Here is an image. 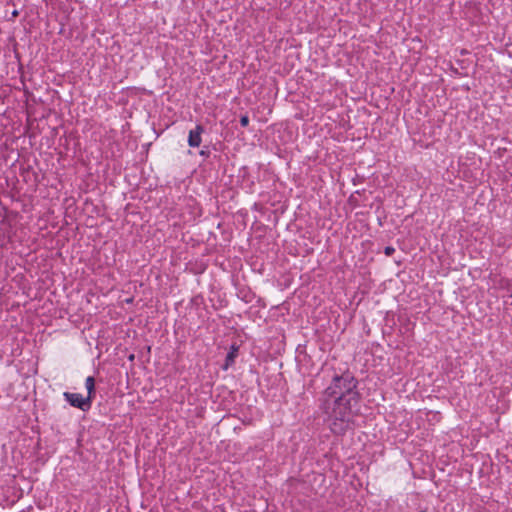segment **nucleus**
<instances>
[{
    "instance_id": "6",
    "label": "nucleus",
    "mask_w": 512,
    "mask_h": 512,
    "mask_svg": "<svg viewBox=\"0 0 512 512\" xmlns=\"http://www.w3.org/2000/svg\"><path fill=\"white\" fill-rule=\"evenodd\" d=\"M239 121H240V125H241L242 127H247V126L249 125V121H250V120H249V117H248L247 115H242V116L240 117V120H239Z\"/></svg>"
},
{
    "instance_id": "3",
    "label": "nucleus",
    "mask_w": 512,
    "mask_h": 512,
    "mask_svg": "<svg viewBox=\"0 0 512 512\" xmlns=\"http://www.w3.org/2000/svg\"><path fill=\"white\" fill-rule=\"evenodd\" d=\"M204 132V127L200 124L196 125V127L189 131L188 135V145L190 147H199L202 142V134Z\"/></svg>"
},
{
    "instance_id": "1",
    "label": "nucleus",
    "mask_w": 512,
    "mask_h": 512,
    "mask_svg": "<svg viewBox=\"0 0 512 512\" xmlns=\"http://www.w3.org/2000/svg\"><path fill=\"white\" fill-rule=\"evenodd\" d=\"M357 386L358 380L346 369L332 376L330 385L318 399L319 409L325 415L330 430L336 435H343L353 424L360 401Z\"/></svg>"
},
{
    "instance_id": "2",
    "label": "nucleus",
    "mask_w": 512,
    "mask_h": 512,
    "mask_svg": "<svg viewBox=\"0 0 512 512\" xmlns=\"http://www.w3.org/2000/svg\"><path fill=\"white\" fill-rule=\"evenodd\" d=\"M63 397L73 407L82 411H88L91 408L92 401L88 397H83L79 393L64 392Z\"/></svg>"
},
{
    "instance_id": "4",
    "label": "nucleus",
    "mask_w": 512,
    "mask_h": 512,
    "mask_svg": "<svg viewBox=\"0 0 512 512\" xmlns=\"http://www.w3.org/2000/svg\"><path fill=\"white\" fill-rule=\"evenodd\" d=\"M237 355H238V347L236 345H232L230 347V351L227 353L226 358H225V363L223 365L224 370H227L229 367H231L234 364L235 358L237 357Z\"/></svg>"
},
{
    "instance_id": "5",
    "label": "nucleus",
    "mask_w": 512,
    "mask_h": 512,
    "mask_svg": "<svg viewBox=\"0 0 512 512\" xmlns=\"http://www.w3.org/2000/svg\"><path fill=\"white\" fill-rule=\"evenodd\" d=\"M85 387L87 389V397L92 401L95 397V379L93 376L86 378Z\"/></svg>"
},
{
    "instance_id": "7",
    "label": "nucleus",
    "mask_w": 512,
    "mask_h": 512,
    "mask_svg": "<svg viewBox=\"0 0 512 512\" xmlns=\"http://www.w3.org/2000/svg\"><path fill=\"white\" fill-rule=\"evenodd\" d=\"M394 252H395V248L392 246H386L384 249V254L386 256H392Z\"/></svg>"
},
{
    "instance_id": "8",
    "label": "nucleus",
    "mask_w": 512,
    "mask_h": 512,
    "mask_svg": "<svg viewBox=\"0 0 512 512\" xmlns=\"http://www.w3.org/2000/svg\"><path fill=\"white\" fill-rule=\"evenodd\" d=\"M200 155H206V153L202 150V151L200 152Z\"/></svg>"
}]
</instances>
